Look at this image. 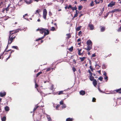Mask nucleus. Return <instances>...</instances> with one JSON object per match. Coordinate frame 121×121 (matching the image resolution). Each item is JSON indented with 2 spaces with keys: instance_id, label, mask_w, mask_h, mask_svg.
I'll return each mask as SVG.
<instances>
[{
  "instance_id": "nucleus-1",
  "label": "nucleus",
  "mask_w": 121,
  "mask_h": 121,
  "mask_svg": "<svg viewBox=\"0 0 121 121\" xmlns=\"http://www.w3.org/2000/svg\"><path fill=\"white\" fill-rule=\"evenodd\" d=\"M18 30H13L11 31H10V34L9 36V41L10 42V44L12 43V42L14 39H15V37L16 35V33L18 32Z\"/></svg>"
},
{
  "instance_id": "nucleus-2",
  "label": "nucleus",
  "mask_w": 121,
  "mask_h": 121,
  "mask_svg": "<svg viewBox=\"0 0 121 121\" xmlns=\"http://www.w3.org/2000/svg\"><path fill=\"white\" fill-rule=\"evenodd\" d=\"M86 43L87 46L86 48H85V49L88 51H89L92 49V43L90 40H88L86 41Z\"/></svg>"
},
{
  "instance_id": "nucleus-3",
  "label": "nucleus",
  "mask_w": 121,
  "mask_h": 121,
  "mask_svg": "<svg viewBox=\"0 0 121 121\" xmlns=\"http://www.w3.org/2000/svg\"><path fill=\"white\" fill-rule=\"evenodd\" d=\"M40 31V33L42 34H43V33H44L45 34V33H47L48 32V34H49V31L48 29H44L43 28H41V29H39V28L37 29L36 30V31Z\"/></svg>"
},
{
  "instance_id": "nucleus-4",
  "label": "nucleus",
  "mask_w": 121,
  "mask_h": 121,
  "mask_svg": "<svg viewBox=\"0 0 121 121\" xmlns=\"http://www.w3.org/2000/svg\"><path fill=\"white\" fill-rule=\"evenodd\" d=\"M78 58V57L77 56H75L73 55L71 56V57L70 58V60L71 59H73V62L74 63V64H76L77 63V60L75 59L76 58L77 59Z\"/></svg>"
},
{
  "instance_id": "nucleus-5",
  "label": "nucleus",
  "mask_w": 121,
  "mask_h": 121,
  "mask_svg": "<svg viewBox=\"0 0 121 121\" xmlns=\"http://www.w3.org/2000/svg\"><path fill=\"white\" fill-rule=\"evenodd\" d=\"M47 14V10L46 9H43V17L44 19H46Z\"/></svg>"
},
{
  "instance_id": "nucleus-6",
  "label": "nucleus",
  "mask_w": 121,
  "mask_h": 121,
  "mask_svg": "<svg viewBox=\"0 0 121 121\" xmlns=\"http://www.w3.org/2000/svg\"><path fill=\"white\" fill-rule=\"evenodd\" d=\"M117 93H118L119 94H121V88L114 91L112 92L111 93L116 94Z\"/></svg>"
},
{
  "instance_id": "nucleus-7",
  "label": "nucleus",
  "mask_w": 121,
  "mask_h": 121,
  "mask_svg": "<svg viewBox=\"0 0 121 121\" xmlns=\"http://www.w3.org/2000/svg\"><path fill=\"white\" fill-rule=\"evenodd\" d=\"M115 2L113 1H111L109 4L108 5V7H112L115 5Z\"/></svg>"
},
{
  "instance_id": "nucleus-8",
  "label": "nucleus",
  "mask_w": 121,
  "mask_h": 121,
  "mask_svg": "<svg viewBox=\"0 0 121 121\" xmlns=\"http://www.w3.org/2000/svg\"><path fill=\"white\" fill-rule=\"evenodd\" d=\"M48 32H47V33H45V34L41 38H39L38 39H36L35 41H39V40H41V39H43L44 38V37L46 35H48Z\"/></svg>"
},
{
  "instance_id": "nucleus-9",
  "label": "nucleus",
  "mask_w": 121,
  "mask_h": 121,
  "mask_svg": "<svg viewBox=\"0 0 121 121\" xmlns=\"http://www.w3.org/2000/svg\"><path fill=\"white\" fill-rule=\"evenodd\" d=\"M88 26L90 28L91 30H93L94 28V26L92 24L91 22H90L88 25Z\"/></svg>"
},
{
  "instance_id": "nucleus-10",
  "label": "nucleus",
  "mask_w": 121,
  "mask_h": 121,
  "mask_svg": "<svg viewBox=\"0 0 121 121\" xmlns=\"http://www.w3.org/2000/svg\"><path fill=\"white\" fill-rule=\"evenodd\" d=\"M6 94V93L4 92H1L0 93V96L1 97H3Z\"/></svg>"
},
{
  "instance_id": "nucleus-11",
  "label": "nucleus",
  "mask_w": 121,
  "mask_h": 121,
  "mask_svg": "<svg viewBox=\"0 0 121 121\" xmlns=\"http://www.w3.org/2000/svg\"><path fill=\"white\" fill-rule=\"evenodd\" d=\"M65 90H64V91H58L56 92V94L58 95H60L62 94H64V92Z\"/></svg>"
},
{
  "instance_id": "nucleus-12",
  "label": "nucleus",
  "mask_w": 121,
  "mask_h": 121,
  "mask_svg": "<svg viewBox=\"0 0 121 121\" xmlns=\"http://www.w3.org/2000/svg\"><path fill=\"white\" fill-rule=\"evenodd\" d=\"M93 84L94 86L96 87L97 84V82L96 79H94L93 82Z\"/></svg>"
},
{
  "instance_id": "nucleus-13",
  "label": "nucleus",
  "mask_w": 121,
  "mask_h": 121,
  "mask_svg": "<svg viewBox=\"0 0 121 121\" xmlns=\"http://www.w3.org/2000/svg\"><path fill=\"white\" fill-rule=\"evenodd\" d=\"M40 106H39L36 105L35 106V107L34 108V110L33 112L34 113L35 112V111L37 109H38V108H40Z\"/></svg>"
},
{
  "instance_id": "nucleus-14",
  "label": "nucleus",
  "mask_w": 121,
  "mask_h": 121,
  "mask_svg": "<svg viewBox=\"0 0 121 121\" xmlns=\"http://www.w3.org/2000/svg\"><path fill=\"white\" fill-rule=\"evenodd\" d=\"M80 95H84L85 94V91L83 90H81L80 91Z\"/></svg>"
},
{
  "instance_id": "nucleus-15",
  "label": "nucleus",
  "mask_w": 121,
  "mask_h": 121,
  "mask_svg": "<svg viewBox=\"0 0 121 121\" xmlns=\"http://www.w3.org/2000/svg\"><path fill=\"white\" fill-rule=\"evenodd\" d=\"M105 26H102L100 27V31L101 32H103L105 30Z\"/></svg>"
},
{
  "instance_id": "nucleus-16",
  "label": "nucleus",
  "mask_w": 121,
  "mask_h": 121,
  "mask_svg": "<svg viewBox=\"0 0 121 121\" xmlns=\"http://www.w3.org/2000/svg\"><path fill=\"white\" fill-rule=\"evenodd\" d=\"M86 58V57H79V59L80 60V61L81 62H83Z\"/></svg>"
},
{
  "instance_id": "nucleus-17",
  "label": "nucleus",
  "mask_w": 121,
  "mask_h": 121,
  "mask_svg": "<svg viewBox=\"0 0 121 121\" xmlns=\"http://www.w3.org/2000/svg\"><path fill=\"white\" fill-rule=\"evenodd\" d=\"M77 50L78 51V55H81V52L82 50V49H79L78 48L77 49Z\"/></svg>"
},
{
  "instance_id": "nucleus-18",
  "label": "nucleus",
  "mask_w": 121,
  "mask_h": 121,
  "mask_svg": "<svg viewBox=\"0 0 121 121\" xmlns=\"http://www.w3.org/2000/svg\"><path fill=\"white\" fill-rule=\"evenodd\" d=\"M73 118H69L66 119V121H73Z\"/></svg>"
},
{
  "instance_id": "nucleus-19",
  "label": "nucleus",
  "mask_w": 121,
  "mask_h": 121,
  "mask_svg": "<svg viewBox=\"0 0 121 121\" xmlns=\"http://www.w3.org/2000/svg\"><path fill=\"white\" fill-rule=\"evenodd\" d=\"M25 1L28 4H29L31 3L32 2V1L31 0H30L29 1H28L26 0H25Z\"/></svg>"
},
{
  "instance_id": "nucleus-20",
  "label": "nucleus",
  "mask_w": 121,
  "mask_h": 121,
  "mask_svg": "<svg viewBox=\"0 0 121 121\" xmlns=\"http://www.w3.org/2000/svg\"><path fill=\"white\" fill-rule=\"evenodd\" d=\"M4 109L5 111H9V107L6 106L5 107Z\"/></svg>"
},
{
  "instance_id": "nucleus-21",
  "label": "nucleus",
  "mask_w": 121,
  "mask_h": 121,
  "mask_svg": "<svg viewBox=\"0 0 121 121\" xmlns=\"http://www.w3.org/2000/svg\"><path fill=\"white\" fill-rule=\"evenodd\" d=\"M94 77L92 76V75H90V79L91 81H93L94 79Z\"/></svg>"
},
{
  "instance_id": "nucleus-22",
  "label": "nucleus",
  "mask_w": 121,
  "mask_h": 121,
  "mask_svg": "<svg viewBox=\"0 0 121 121\" xmlns=\"http://www.w3.org/2000/svg\"><path fill=\"white\" fill-rule=\"evenodd\" d=\"M66 35L67 37V38L68 39H69L71 37V35L69 34H67Z\"/></svg>"
},
{
  "instance_id": "nucleus-23",
  "label": "nucleus",
  "mask_w": 121,
  "mask_h": 121,
  "mask_svg": "<svg viewBox=\"0 0 121 121\" xmlns=\"http://www.w3.org/2000/svg\"><path fill=\"white\" fill-rule=\"evenodd\" d=\"M68 49L70 52H72L73 51V46H72L71 48Z\"/></svg>"
},
{
  "instance_id": "nucleus-24",
  "label": "nucleus",
  "mask_w": 121,
  "mask_h": 121,
  "mask_svg": "<svg viewBox=\"0 0 121 121\" xmlns=\"http://www.w3.org/2000/svg\"><path fill=\"white\" fill-rule=\"evenodd\" d=\"M6 120V117H4L1 118L2 121H5Z\"/></svg>"
},
{
  "instance_id": "nucleus-25",
  "label": "nucleus",
  "mask_w": 121,
  "mask_h": 121,
  "mask_svg": "<svg viewBox=\"0 0 121 121\" xmlns=\"http://www.w3.org/2000/svg\"><path fill=\"white\" fill-rule=\"evenodd\" d=\"M12 48L17 50H18L19 49L18 47L17 46H13L12 47Z\"/></svg>"
},
{
  "instance_id": "nucleus-26",
  "label": "nucleus",
  "mask_w": 121,
  "mask_h": 121,
  "mask_svg": "<svg viewBox=\"0 0 121 121\" xmlns=\"http://www.w3.org/2000/svg\"><path fill=\"white\" fill-rule=\"evenodd\" d=\"M106 66L105 64H103L102 66V68L103 69H105L106 68Z\"/></svg>"
},
{
  "instance_id": "nucleus-27",
  "label": "nucleus",
  "mask_w": 121,
  "mask_h": 121,
  "mask_svg": "<svg viewBox=\"0 0 121 121\" xmlns=\"http://www.w3.org/2000/svg\"><path fill=\"white\" fill-rule=\"evenodd\" d=\"M35 87L37 89L38 91L39 92V91L38 90V89H37V88L38 87V85L36 83V81H35Z\"/></svg>"
},
{
  "instance_id": "nucleus-28",
  "label": "nucleus",
  "mask_w": 121,
  "mask_h": 121,
  "mask_svg": "<svg viewBox=\"0 0 121 121\" xmlns=\"http://www.w3.org/2000/svg\"><path fill=\"white\" fill-rule=\"evenodd\" d=\"M4 53V52H3L2 54H0V59H1V58H2V59L3 57V55Z\"/></svg>"
},
{
  "instance_id": "nucleus-29",
  "label": "nucleus",
  "mask_w": 121,
  "mask_h": 121,
  "mask_svg": "<svg viewBox=\"0 0 121 121\" xmlns=\"http://www.w3.org/2000/svg\"><path fill=\"white\" fill-rule=\"evenodd\" d=\"M42 73V72H40L38 73L36 75V77H37L39 75Z\"/></svg>"
},
{
  "instance_id": "nucleus-30",
  "label": "nucleus",
  "mask_w": 121,
  "mask_h": 121,
  "mask_svg": "<svg viewBox=\"0 0 121 121\" xmlns=\"http://www.w3.org/2000/svg\"><path fill=\"white\" fill-rule=\"evenodd\" d=\"M81 27V26L77 27L76 29V30L78 31L79 30H80Z\"/></svg>"
},
{
  "instance_id": "nucleus-31",
  "label": "nucleus",
  "mask_w": 121,
  "mask_h": 121,
  "mask_svg": "<svg viewBox=\"0 0 121 121\" xmlns=\"http://www.w3.org/2000/svg\"><path fill=\"white\" fill-rule=\"evenodd\" d=\"M77 9V8L75 6L74 7H72V9L73 11H74V10H76Z\"/></svg>"
},
{
  "instance_id": "nucleus-32",
  "label": "nucleus",
  "mask_w": 121,
  "mask_h": 121,
  "mask_svg": "<svg viewBox=\"0 0 121 121\" xmlns=\"http://www.w3.org/2000/svg\"><path fill=\"white\" fill-rule=\"evenodd\" d=\"M82 8V6L80 5L78 6V9L79 10H81Z\"/></svg>"
},
{
  "instance_id": "nucleus-33",
  "label": "nucleus",
  "mask_w": 121,
  "mask_h": 121,
  "mask_svg": "<svg viewBox=\"0 0 121 121\" xmlns=\"http://www.w3.org/2000/svg\"><path fill=\"white\" fill-rule=\"evenodd\" d=\"M40 12V11L39 9L37 10L36 11V12L35 13V14H36L37 13L38 14Z\"/></svg>"
},
{
  "instance_id": "nucleus-34",
  "label": "nucleus",
  "mask_w": 121,
  "mask_h": 121,
  "mask_svg": "<svg viewBox=\"0 0 121 121\" xmlns=\"http://www.w3.org/2000/svg\"><path fill=\"white\" fill-rule=\"evenodd\" d=\"M61 106V107L62 108H65L66 107V106L65 105V104H63Z\"/></svg>"
},
{
  "instance_id": "nucleus-35",
  "label": "nucleus",
  "mask_w": 121,
  "mask_h": 121,
  "mask_svg": "<svg viewBox=\"0 0 121 121\" xmlns=\"http://www.w3.org/2000/svg\"><path fill=\"white\" fill-rule=\"evenodd\" d=\"M117 31L118 32H121V26L117 30Z\"/></svg>"
},
{
  "instance_id": "nucleus-36",
  "label": "nucleus",
  "mask_w": 121,
  "mask_h": 121,
  "mask_svg": "<svg viewBox=\"0 0 121 121\" xmlns=\"http://www.w3.org/2000/svg\"><path fill=\"white\" fill-rule=\"evenodd\" d=\"M60 106V105L58 104L56 106V109L58 110V108Z\"/></svg>"
},
{
  "instance_id": "nucleus-37",
  "label": "nucleus",
  "mask_w": 121,
  "mask_h": 121,
  "mask_svg": "<svg viewBox=\"0 0 121 121\" xmlns=\"http://www.w3.org/2000/svg\"><path fill=\"white\" fill-rule=\"evenodd\" d=\"M94 5V4L93 1H92L90 4V6L92 7Z\"/></svg>"
},
{
  "instance_id": "nucleus-38",
  "label": "nucleus",
  "mask_w": 121,
  "mask_h": 121,
  "mask_svg": "<svg viewBox=\"0 0 121 121\" xmlns=\"http://www.w3.org/2000/svg\"><path fill=\"white\" fill-rule=\"evenodd\" d=\"M55 30V28L54 27H52L51 29L50 30L53 31Z\"/></svg>"
},
{
  "instance_id": "nucleus-39",
  "label": "nucleus",
  "mask_w": 121,
  "mask_h": 121,
  "mask_svg": "<svg viewBox=\"0 0 121 121\" xmlns=\"http://www.w3.org/2000/svg\"><path fill=\"white\" fill-rule=\"evenodd\" d=\"M99 79V80L100 81H102L103 79V78L101 76H100L98 78Z\"/></svg>"
},
{
  "instance_id": "nucleus-40",
  "label": "nucleus",
  "mask_w": 121,
  "mask_h": 121,
  "mask_svg": "<svg viewBox=\"0 0 121 121\" xmlns=\"http://www.w3.org/2000/svg\"><path fill=\"white\" fill-rule=\"evenodd\" d=\"M72 70L74 72H75L76 70V69L74 67H73L72 68Z\"/></svg>"
},
{
  "instance_id": "nucleus-41",
  "label": "nucleus",
  "mask_w": 121,
  "mask_h": 121,
  "mask_svg": "<svg viewBox=\"0 0 121 121\" xmlns=\"http://www.w3.org/2000/svg\"><path fill=\"white\" fill-rule=\"evenodd\" d=\"M96 99L95 98H93L92 101L93 102H96Z\"/></svg>"
},
{
  "instance_id": "nucleus-42",
  "label": "nucleus",
  "mask_w": 121,
  "mask_h": 121,
  "mask_svg": "<svg viewBox=\"0 0 121 121\" xmlns=\"http://www.w3.org/2000/svg\"><path fill=\"white\" fill-rule=\"evenodd\" d=\"M48 121H52V119L50 117H47Z\"/></svg>"
},
{
  "instance_id": "nucleus-43",
  "label": "nucleus",
  "mask_w": 121,
  "mask_h": 121,
  "mask_svg": "<svg viewBox=\"0 0 121 121\" xmlns=\"http://www.w3.org/2000/svg\"><path fill=\"white\" fill-rule=\"evenodd\" d=\"M51 69L50 68H48L47 69L46 71H50Z\"/></svg>"
},
{
  "instance_id": "nucleus-44",
  "label": "nucleus",
  "mask_w": 121,
  "mask_h": 121,
  "mask_svg": "<svg viewBox=\"0 0 121 121\" xmlns=\"http://www.w3.org/2000/svg\"><path fill=\"white\" fill-rule=\"evenodd\" d=\"M104 79L106 80V81H107L108 80V77L107 76H105V77L104 78Z\"/></svg>"
},
{
  "instance_id": "nucleus-45",
  "label": "nucleus",
  "mask_w": 121,
  "mask_h": 121,
  "mask_svg": "<svg viewBox=\"0 0 121 121\" xmlns=\"http://www.w3.org/2000/svg\"><path fill=\"white\" fill-rule=\"evenodd\" d=\"M72 6L71 5H70L69 7H68V9H72Z\"/></svg>"
},
{
  "instance_id": "nucleus-46",
  "label": "nucleus",
  "mask_w": 121,
  "mask_h": 121,
  "mask_svg": "<svg viewBox=\"0 0 121 121\" xmlns=\"http://www.w3.org/2000/svg\"><path fill=\"white\" fill-rule=\"evenodd\" d=\"M78 16V13H76L74 14L73 17V18H75V17H77Z\"/></svg>"
},
{
  "instance_id": "nucleus-47",
  "label": "nucleus",
  "mask_w": 121,
  "mask_h": 121,
  "mask_svg": "<svg viewBox=\"0 0 121 121\" xmlns=\"http://www.w3.org/2000/svg\"><path fill=\"white\" fill-rule=\"evenodd\" d=\"M88 72L90 73V75H92L93 74L90 71V70H88Z\"/></svg>"
},
{
  "instance_id": "nucleus-48",
  "label": "nucleus",
  "mask_w": 121,
  "mask_h": 121,
  "mask_svg": "<svg viewBox=\"0 0 121 121\" xmlns=\"http://www.w3.org/2000/svg\"><path fill=\"white\" fill-rule=\"evenodd\" d=\"M60 105H62L64 104L63 101H61L60 102Z\"/></svg>"
},
{
  "instance_id": "nucleus-49",
  "label": "nucleus",
  "mask_w": 121,
  "mask_h": 121,
  "mask_svg": "<svg viewBox=\"0 0 121 121\" xmlns=\"http://www.w3.org/2000/svg\"><path fill=\"white\" fill-rule=\"evenodd\" d=\"M82 33L81 31H79L78 33V35L80 36V35Z\"/></svg>"
},
{
  "instance_id": "nucleus-50",
  "label": "nucleus",
  "mask_w": 121,
  "mask_h": 121,
  "mask_svg": "<svg viewBox=\"0 0 121 121\" xmlns=\"http://www.w3.org/2000/svg\"><path fill=\"white\" fill-rule=\"evenodd\" d=\"M77 42H81V39L80 38L78 39L77 41Z\"/></svg>"
},
{
  "instance_id": "nucleus-51",
  "label": "nucleus",
  "mask_w": 121,
  "mask_h": 121,
  "mask_svg": "<svg viewBox=\"0 0 121 121\" xmlns=\"http://www.w3.org/2000/svg\"><path fill=\"white\" fill-rule=\"evenodd\" d=\"M8 45H7V46L6 49H5V50H4V52H4V53L6 51V50L8 48Z\"/></svg>"
},
{
  "instance_id": "nucleus-52",
  "label": "nucleus",
  "mask_w": 121,
  "mask_h": 121,
  "mask_svg": "<svg viewBox=\"0 0 121 121\" xmlns=\"http://www.w3.org/2000/svg\"><path fill=\"white\" fill-rule=\"evenodd\" d=\"M104 75L105 76H107V73L105 71H104Z\"/></svg>"
},
{
  "instance_id": "nucleus-53",
  "label": "nucleus",
  "mask_w": 121,
  "mask_h": 121,
  "mask_svg": "<svg viewBox=\"0 0 121 121\" xmlns=\"http://www.w3.org/2000/svg\"><path fill=\"white\" fill-rule=\"evenodd\" d=\"M90 69L92 70H93V68H92V66H91V65L90 66Z\"/></svg>"
},
{
  "instance_id": "nucleus-54",
  "label": "nucleus",
  "mask_w": 121,
  "mask_h": 121,
  "mask_svg": "<svg viewBox=\"0 0 121 121\" xmlns=\"http://www.w3.org/2000/svg\"><path fill=\"white\" fill-rule=\"evenodd\" d=\"M96 56L95 54V53L93 54L92 55V57H95Z\"/></svg>"
},
{
  "instance_id": "nucleus-55",
  "label": "nucleus",
  "mask_w": 121,
  "mask_h": 121,
  "mask_svg": "<svg viewBox=\"0 0 121 121\" xmlns=\"http://www.w3.org/2000/svg\"><path fill=\"white\" fill-rule=\"evenodd\" d=\"M98 89L99 90V91L101 92H102V91H101L100 90V88L99 87L98 88Z\"/></svg>"
},
{
  "instance_id": "nucleus-56",
  "label": "nucleus",
  "mask_w": 121,
  "mask_h": 121,
  "mask_svg": "<svg viewBox=\"0 0 121 121\" xmlns=\"http://www.w3.org/2000/svg\"><path fill=\"white\" fill-rule=\"evenodd\" d=\"M89 63L90 65H91L92 63L91 62V60H89Z\"/></svg>"
},
{
  "instance_id": "nucleus-57",
  "label": "nucleus",
  "mask_w": 121,
  "mask_h": 121,
  "mask_svg": "<svg viewBox=\"0 0 121 121\" xmlns=\"http://www.w3.org/2000/svg\"><path fill=\"white\" fill-rule=\"evenodd\" d=\"M53 87L54 85H52L51 86V90H52L53 89Z\"/></svg>"
},
{
  "instance_id": "nucleus-58",
  "label": "nucleus",
  "mask_w": 121,
  "mask_h": 121,
  "mask_svg": "<svg viewBox=\"0 0 121 121\" xmlns=\"http://www.w3.org/2000/svg\"><path fill=\"white\" fill-rule=\"evenodd\" d=\"M7 11L9 10V8L8 7L7 8L5 9Z\"/></svg>"
},
{
  "instance_id": "nucleus-59",
  "label": "nucleus",
  "mask_w": 121,
  "mask_h": 121,
  "mask_svg": "<svg viewBox=\"0 0 121 121\" xmlns=\"http://www.w3.org/2000/svg\"><path fill=\"white\" fill-rule=\"evenodd\" d=\"M116 11H119V12H120V11H121V10L119 9H116Z\"/></svg>"
},
{
  "instance_id": "nucleus-60",
  "label": "nucleus",
  "mask_w": 121,
  "mask_h": 121,
  "mask_svg": "<svg viewBox=\"0 0 121 121\" xmlns=\"http://www.w3.org/2000/svg\"><path fill=\"white\" fill-rule=\"evenodd\" d=\"M10 56L11 55L10 54V55L6 59V60H7L8 59H9L10 58Z\"/></svg>"
},
{
  "instance_id": "nucleus-61",
  "label": "nucleus",
  "mask_w": 121,
  "mask_h": 121,
  "mask_svg": "<svg viewBox=\"0 0 121 121\" xmlns=\"http://www.w3.org/2000/svg\"><path fill=\"white\" fill-rule=\"evenodd\" d=\"M10 56L11 55L10 54V55L6 59V60H7L8 59H9L10 58Z\"/></svg>"
},
{
  "instance_id": "nucleus-62",
  "label": "nucleus",
  "mask_w": 121,
  "mask_h": 121,
  "mask_svg": "<svg viewBox=\"0 0 121 121\" xmlns=\"http://www.w3.org/2000/svg\"><path fill=\"white\" fill-rule=\"evenodd\" d=\"M68 6L67 5L65 7V9H68Z\"/></svg>"
},
{
  "instance_id": "nucleus-63",
  "label": "nucleus",
  "mask_w": 121,
  "mask_h": 121,
  "mask_svg": "<svg viewBox=\"0 0 121 121\" xmlns=\"http://www.w3.org/2000/svg\"><path fill=\"white\" fill-rule=\"evenodd\" d=\"M49 14L50 16H51V15H52V13H51L50 11V12H49Z\"/></svg>"
},
{
  "instance_id": "nucleus-64",
  "label": "nucleus",
  "mask_w": 121,
  "mask_h": 121,
  "mask_svg": "<svg viewBox=\"0 0 121 121\" xmlns=\"http://www.w3.org/2000/svg\"><path fill=\"white\" fill-rule=\"evenodd\" d=\"M81 42L78 43V45H80L81 44Z\"/></svg>"
}]
</instances>
